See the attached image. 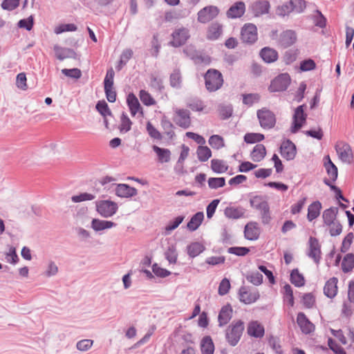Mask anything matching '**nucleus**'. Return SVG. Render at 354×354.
Segmentation results:
<instances>
[{"label":"nucleus","instance_id":"nucleus-63","mask_svg":"<svg viewBox=\"0 0 354 354\" xmlns=\"http://www.w3.org/2000/svg\"><path fill=\"white\" fill-rule=\"evenodd\" d=\"M316 67L315 62L311 59H306L300 63V70L301 71H309L315 69Z\"/></svg>","mask_w":354,"mask_h":354},{"label":"nucleus","instance_id":"nucleus-31","mask_svg":"<svg viewBox=\"0 0 354 354\" xmlns=\"http://www.w3.org/2000/svg\"><path fill=\"white\" fill-rule=\"evenodd\" d=\"M337 213L338 209L337 207H330L325 209L322 214V218L325 225H330L336 221V216Z\"/></svg>","mask_w":354,"mask_h":354},{"label":"nucleus","instance_id":"nucleus-62","mask_svg":"<svg viewBox=\"0 0 354 354\" xmlns=\"http://www.w3.org/2000/svg\"><path fill=\"white\" fill-rule=\"evenodd\" d=\"M153 272L158 277H166L171 274V272L160 268L158 264L155 263L152 266Z\"/></svg>","mask_w":354,"mask_h":354},{"label":"nucleus","instance_id":"nucleus-34","mask_svg":"<svg viewBox=\"0 0 354 354\" xmlns=\"http://www.w3.org/2000/svg\"><path fill=\"white\" fill-rule=\"evenodd\" d=\"M250 203L252 207L261 211L263 209H266L268 206V202L261 196H254L250 199Z\"/></svg>","mask_w":354,"mask_h":354},{"label":"nucleus","instance_id":"nucleus-21","mask_svg":"<svg viewBox=\"0 0 354 354\" xmlns=\"http://www.w3.org/2000/svg\"><path fill=\"white\" fill-rule=\"evenodd\" d=\"M270 3L267 0H261L254 2L252 6V10L255 16L262 15L268 12L270 10Z\"/></svg>","mask_w":354,"mask_h":354},{"label":"nucleus","instance_id":"nucleus-9","mask_svg":"<svg viewBox=\"0 0 354 354\" xmlns=\"http://www.w3.org/2000/svg\"><path fill=\"white\" fill-rule=\"evenodd\" d=\"M239 295L240 301L245 304H252L259 298V294L257 290L245 286L239 289Z\"/></svg>","mask_w":354,"mask_h":354},{"label":"nucleus","instance_id":"nucleus-42","mask_svg":"<svg viewBox=\"0 0 354 354\" xmlns=\"http://www.w3.org/2000/svg\"><path fill=\"white\" fill-rule=\"evenodd\" d=\"M326 158L328 160L327 162H325V167L327 170V173L330 178L335 181L337 178V168L331 161L329 156H327Z\"/></svg>","mask_w":354,"mask_h":354},{"label":"nucleus","instance_id":"nucleus-58","mask_svg":"<svg viewBox=\"0 0 354 354\" xmlns=\"http://www.w3.org/2000/svg\"><path fill=\"white\" fill-rule=\"evenodd\" d=\"M292 11V8H291L289 1L285 4L278 6L276 10V13L280 17H285L286 15H289Z\"/></svg>","mask_w":354,"mask_h":354},{"label":"nucleus","instance_id":"nucleus-46","mask_svg":"<svg viewBox=\"0 0 354 354\" xmlns=\"http://www.w3.org/2000/svg\"><path fill=\"white\" fill-rule=\"evenodd\" d=\"M283 289L284 301L292 307L294 306V297L291 286L289 284H286Z\"/></svg>","mask_w":354,"mask_h":354},{"label":"nucleus","instance_id":"nucleus-30","mask_svg":"<svg viewBox=\"0 0 354 354\" xmlns=\"http://www.w3.org/2000/svg\"><path fill=\"white\" fill-rule=\"evenodd\" d=\"M322 204L319 201H315L308 207L307 218L309 221H312L319 216Z\"/></svg>","mask_w":354,"mask_h":354},{"label":"nucleus","instance_id":"nucleus-61","mask_svg":"<svg viewBox=\"0 0 354 354\" xmlns=\"http://www.w3.org/2000/svg\"><path fill=\"white\" fill-rule=\"evenodd\" d=\"M327 226L329 227V232L332 236L340 234L342 231V226L337 221Z\"/></svg>","mask_w":354,"mask_h":354},{"label":"nucleus","instance_id":"nucleus-24","mask_svg":"<svg viewBox=\"0 0 354 354\" xmlns=\"http://www.w3.org/2000/svg\"><path fill=\"white\" fill-rule=\"evenodd\" d=\"M245 209L242 207H227L224 210V214L226 217L232 219H238L244 216Z\"/></svg>","mask_w":354,"mask_h":354},{"label":"nucleus","instance_id":"nucleus-39","mask_svg":"<svg viewBox=\"0 0 354 354\" xmlns=\"http://www.w3.org/2000/svg\"><path fill=\"white\" fill-rule=\"evenodd\" d=\"M354 268V254H347L342 262V268L344 272H348Z\"/></svg>","mask_w":354,"mask_h":354},{"label":"nucleus","instance_id":"nucleus-32","mask_svg":"<svg viewBox=\"0 0 354 354\" xmlns=\"http://www.w3.org/2000/svg\"><path fill=\"white\" fill-rule=\"evenodd\" d=\"M266 155V149L263 145H257L251 152V158L254 162L262 160Z\"/></svg>","mask_w":354,"mask_h":354},{"label":"nucleus","instance_id":"nucleus-20","mask_svg":"<svg viewBox=\"0 0 354 354\" xmlns=\"http://www.w3.org/2000/svg\"><path fill=\"white\" fill-rule=\"evenodd\" d=\"M127 102L131 114L134 117L140 113L142 115V110L136 96L133 93H129L127 96Z\"/></svg>","mask_w":354,"mask_h":354},{"label":"nucleus","instance_id":"nucleus-7","mask_svg":"<svg viewBox=\"0 0 354 354\" xmlns=\"http://www.w3.org/2000/svg\"><path fill=\"white\" fill-rule=\"evenodd\" d=\"M307 255L318 265L322 259L321 245L317 239L310 236L308 240Z\"/></svg>","mask_w":354,"mask_h":354},{"label":"nucleus","instance_id":"nucleus-3","mask_svg":"<svg viewBox=\"0 0 354 354\" xmlns=\"http://www.w3.org/2000/svg\"><path fill=\"white\" fill-rule=\"evenodd\" d=\"M260 126L265 129L273 128L276 124V117L273 112L267 108L259 109L257 112Z\"/></svg>","mask_w":354,"mask_h":354},{"label":"nucleus","instance_id":"nucleus-28","mask_svg":"<svg viewBox=\"0 0 354 354\" xmlns=\"http://www.w3.org/2000/svg\"><path fill=\"white\" fill-rule=\"evenodd\" d=\"M59 272L57 265L55 261L49 260L44 268L42 275L46 278H50L55 276Z\"/></svg>","mask_w":354,"mask_h":354},{"label":"nucleus","instance_id":"nucleus-50","mask_svg":"<svg viewBox=\"0 0 354 354\" xmlns=\"http://www.w3.org/2000/svg\"><path fill=\"white\" fill-rule=\"evenodd\" d=\"M264 139V136L259 133H248L244 136V140L247 143L261 142Z\"/></svg>","mask_w":354,"mask_h":354},{"label":"nucleus","instance_id":"nucleus-57","mask_svg":"<svg viewBox=\"0 0 354 354\" xmlns=\"http://www.w3.org/2000/svg\"><path fill=\"white\" fill-rule=\"evenodd\" d=\"M21 0H3L1 3V8L6 10H13L20 4Z\"/></svg>","mask_w":354,"mask_h":354},{"label":"nucleus","instance_id":"nucleus-44","mask_svg":"<svg viewBox=\"0 0 354 354\" xmlns=\"http://www.w3.org/2000/svg\"><path fill=\"white\" fill-rule=\"evenodd\" d=\"M291 282L297 287L303 286L305 283L304 277L299 272L297 269H295L290 274Z\"/></svg>","mask_w":354,"mask_h":354},{"label":"nucleus","instance_id":"nucleus-8","mask_svg":"<svg viewBox=\"0 0 354 354\" xmlns=\"http://www.w3.org/2000/svg\"><path fill=\"white\" fill-rule=\"evenodd\" d=\"M241 38L243 42L253 44L257 40V28L252 24H245L241 29Z\"/></svg>","mask_w":354,"mask_h":354},{"label":"nucleus","instance_id":"nucleus-6","mask_svg":"<svg viewBox=\"0 0 354 354\" xmlns=\"http://www.w3.org/2000/svg\"><path fill=\"white\" fill-rule=\"evenodd\" d=\"M305 106L304 104L300 105L295 110L292 125L290 129L291 132L293 133L297 132L306 123L307 114L304 113Z\"/></svg>","mask_w":354,"mask_h":354},{"label":"nucleus","instance_id":"nucleus-59","mask_svg":"<svg viewBox=\"0 0 354 354\" xmlns=\"http://www.w3.org/2000/svg\"><path fill=\"white\" fill-rule=\"evenodd\" d=\"M62 73L69 77L74 79H80L82 76V72L79 68H75L71 69L64 68Z\"/></svg>","mask_w":354,"mask_h":354},{"label":"nucleus","instance_id":"nucleus-12","mask_svg":"<svg viewBox=\"0 0 354 354\" xmlns=\"http://www.w3.org/2000/svg\"><path fill=\"white\" fill-rule=\"evenodd\" d=\"M219 12L216 6H209L205 7L198 12V20L199 22L205 24L214 19Z\"/></svg>","mask_w":354,"mask_h":354},{"label":"nucleus","instance_id":"nucleus-18","mask_svg":"<svg viewBox=\"0 0 354 354\" xmlns=\"http://www.w3.org/2000/svg\"><path fill=\"white\" fill-rule=\"evenodd\" d=\"M260 232V228L256 222H250L245 226L244 234L245 237L248 240H257L259 236Z\"/></svg>","mask_w":354,"mask_h":354},{"label":"nucleus","instance_id":"nucleus-40","mask_svg":"<svg viewBox=\"0 0 354 354\" xmlns=\"http://www.w3.org/2000/svg\"><path fill=\"white\" fill-rule=\"evenodd\" d=\"M211 168L214 172L222 174L227 170L228 166L223 160L213 159L211 161Z\"/></svg>","mask_w":354,"mask_h":354},{"label":"nucleus","instance_id":"nucleus-25","mask_svg":"<svg viewBox=\"0 0 354 354\" xmlns=\"http://www.w3.org/2000/svg\"><path fill=\"white\" fill-rule=\"evenodd\" d=\"M115 225L116 224L115 223L110 221L93 218L91 221V227L96 232L110 229Z\"/></svg>","mask_w":354,"mask_h":354},{"label":"nucleus","instance_id":"nucleus-1","mask_svg":"<svg viewBox=\"0 0 354 354\" xmlns=\"http://www.w3.org/2000/svg\"><path fill=\"white\" fill-rule=\"evenodd\" d=\"M244 330L243 322L241 320L233 322L227 328L225 333V337L231 346H236L242 335Z\"/></svg>","mask_w":354,"mask_h":354},{"label":"nucleus","instance_id":"nucleus-38","mask_svg":"<svg viewBox=\"0 0 354 354\" xmlns=\"http://www.w3.org/2000/svg\"><path fill=\"white\" fill-rule=\"evenodd\" d=\"M187 249L188 255L194 258L199 255L205 250V247L200 243L194 242L189 245Z\"/></svg>","mask_w":354,"mask_h":354},{"label":"nucleus","instance_id":"nucleus-17","mask_svg":"<svg viewBox=\"0 0 354 354\" xmlns=\"http://www.w3.org/2000/svg\"><path fill=\"white\" fill-rule=\"evenodd\" d=\"M296 41V32L292 30H287L280 35L279 43L282 47L287 48L294 44Z\"/></svg>","mask_w":354,"mask_h":354},{"label":"nucleus","instance_id":"nucleus-29","mask_svg":"<svg viewBox=\"0 0 354 354\" xmlns=\"http://www.w3.org/2000/svg\"><path fill=\"white\" fill-rule=\"evenodd\" d=\"M260 55L262 59L267 63L275 62L278 58L277 52L270 48L266 47L261 50Z\"/></svg>","mask_w":354,"mask_h":354},{"label":"nucleus","instance_id":"nucleus-19","mask_svg":"<svg viewBox=\"0 0 354 354\" xmlns=\"http://www.w3.org/2000/svg\"><path fill=\"white\" fill-rule=\"evenodd\" d=\"M245 12V5L243 1H238L233 4L227 11L228 18L236 19L242 17Z\"/></svg>","mask_w":354,"mask_h":354},{"label":"nucleus","instance_id":"nucleus-56","mask_svg":"<svg viewBox=\"0 0 354 354\" xmlns=\"http://www.w3.org/2000/svg\"><path fill=\"white\" fill-rule=\"evenodd\" d=\"M290 5L292 8V11L300 13L306 8V3L303 0H290Z\"/></svg>","mask_w":354,"mask_h":354},{"label":"nucleus","instance_id":"nucleus-45","mask_svg":"<svg viewBox=\"0 0 354 354\" xmlns=\"http://www.w3.org/2000/svg\"><path fill=\"white\" fill-rule=\"evenodd\" d=\"M185 217L183 216H178L173 221H169L165 227V232L166 234H169L171 231L176 229L179 225L183 221Z\"/></svg>","mask_w":354,"mask_h":354},{"label":"nucleus","instance_id":"nucleus-13","mask_svg":"<svg viewBox=\"0 0 354 354\" xmlns=\"http://www.w3.org/2000/svg\"><path fill=\"white\" fill-rule=\"evenodd\" d=\"M281 155L287 160H293L297 153L296 146L290 140L283 141L280 147Z\"/></svg>","mask_w":354,"mask_h":354},{"label":"nucleus","instance_id":"nucleus-4","mask_svg":"<svg viewBox=\"0 0 354 354\" xmlns=\"http://www.w3.org/2000/svg\"><path fill=\"white\" fill-rule=\"evenodd\" d=\"M96 211L104 218H109L114 215L118 209V204L109 200L97 201Z\"/></svg>","mask_w":354,"mask_h":354},{"label":"nucleus","instance_id":"nucleus-5","mask_svg":"<svg viewBox=\"0 0 354 354\" xmlns=\"http://www.w3.org/2000/svg\"><path fill=\"white\" fill-rule=\"evenodd\" d=\"M290 77L288 73H282L276 77L268 88L270 92H281L287 89L290 83Z\"/></svg>","mask_w":354,"mask_h":354},{"label":"nucleus","instance_id":"nucleus-41","mask_svg":"<svg viewBox=\"0 0 354 354\" xmlns=\"http://www.w3.org/2000/svg\"><path fill=\"white\" fill-rule=\"evenodd\" d=\"M178 252L175 245L169 246L165 252V257L169 264H176L178 259Z\"/></svg>","mask_w":354,"mask_h":354},{"label":"nucleus","instance_id":"nucleus-16","mask_svg":"<svg viewBox=\"0 0 354 354\" xmlns=\"http://www.w3.org/2000/svg\"><path fill=\"white\" fill-rule=\"evenodd\" d=\"M115 192V194L120 198H130L138 194L136 188L130 187L127 184L116 185Z\"/></svg>","mask_w":354,"mask_h":354},{"label":"nucleus","instance_id":"nucleus-55","mask_svg":"<svg viewBox=\"0 0 354 354\" xmlns=\"http://www.w3.org/2000/svg\"><path fill=\"white\" fill-rule=\"evenodd\" d=\"M96 109L104 117L110 115L111 112L108 106L107 103L104 101H99L96 104Z\"/></svg>","mask_w":354,"mask_h":354},{"label":"nucleus","instance_id":"nucleus-52","mask_svg":"<svg viewBox=\"0 0 354 354\" xmlns=\"http://www.w3.org/2000/svg\"><path fill=\"white\" fill-rule=\"evenodd\" d=\"M132 125V122L128 118L127 114L122 113L121 116V123L120 130L121 132L127 133L130 131Z\"/></svg>","mask_w":354,"mask_h":354},{"label":"nucleus","instance_id":"nucleus-27","mask_svg":"<svg viewBox=\"0 0 354 354\" xmlns=\"http://www.w3.org/2000/svg\"><path fill=\"white\" fill-rule=\"evenodd\" d=\"M153 151L158 156V160L160 162H168L171 158V151L168 149L160 148L156 145H153L152 147Z\"/></svg>","mask_w":354,"mask_h":354},{"label":"nucleus","instance_id":"nucleus-37","mask_svg":"<svg viewBox=\"0 0 354 354\" xmlns=\"http://www.w3.org/2000/svg\"><path fill=\"white\" fill-rule=\"evenodd\" d=\"M201 352L203 354H213L214 346L210 337L206 336L203 338L201 344Z\"/></svg>","mask_w":354,"mask_h":354},{"label":"nucleus","instance_id":"nucleus-11","mask_svg":"<svg viewBox=\"0 0 354 354\" xmlns=\"http://www.w3.org/2000/svg\"><path fill=\"white\" fill-rule=\"evenodd\" d=\"M172 40L169 44L174 47H178L183 45L189 37L188 29L186 28H179L176 29L171 35Z\"/></svg>","mask_w":354,"mask_h":354},{"label":"nucleus","instance_id":"nucleus-43","mask_svg":"<svg viewBox=\"0 0 354 354\" xmlns=\"http://www.w3.org/2000/svg\"><path fill=\"white\" fill-rule=\"evenodd\" d=\"M196 154L200 161L205 162L212 156V151L207 147L199 146L197 148Z\"/></svg>","mask_w":354,"mask_h":354},{"label":"nucleus","instance_id":"nucleus-2","mask_svg":"<svg viewBox=\"0 0 354 354\" xmlns=\"http://www.w3.org/2000/svg\"><path fill=\"white\" fill-rule=\"evenodd\" d=\"M205 86L209 92L219 89L223 83L222 74L216 69H209L205 75Z\"/></svg>","mask_w":354,"mask_h":354},{"label":"nucleus","instance_id":"nucleus-49","mask_svg":"<svg viewBox=\"0 0 354 354\" xmlns=\"http://www.w3.org/2000/svg\"><path fill=\"white\" fill-rule=\"evenodd\" d=\"M161 125L163 128L165 133L169 138H173L175 136V133L173 130V124L166 118H162L161 120Z\"/></svg>","mask_w":354,"mask_h":354},{"label":"nucleus","instance_id":"nucleus-54","mask_svg":"<svg viewBox=\"0 0 354 354\" xmlns=\"http://www.w3.org/2000/svg\"><path fill=\"white\" fill-rule=\"evenodd\" d=\"M93 344V340L89 339H82L77 342L76 348L82 352L89 350Z\"/></svg>","mask_w":354,"mask_h":354},{"label":"nucleus","instance_id":"nucleus-60","mask_svg":"<svg viewBox=\"0 0 354 354\" xmlns=\"http://www.w3.org/2000/svg\"><path fill=\"white\" fill-rule=\"evenodd\" d=\"M95 198V196L88 193H82L79 195L73 196L71 201L73 203H80L86 201H91Z\"/></svg>","mask_w":354,"mask_h":354},{"label":"nucleus","instance_id":"nucleus-51","mask_svg":"<svg viewBox=\"0 0 354 354\" xmlns=\"http://www.w3.org/2000/svg\"><path fill=\"white\" fill-rule=\"evenodd\" d=\"M139 97L141 102L146 106L153 105L156 103V101L151 95L145 90H141L140 91Z\"/></svg>","mask_w":354,"mask_h":354},{"label":"nucleus","instance_id":"nucleus-36","mask_svg":"<svg viewBox=\"0 0 354 354\" xmlns=\"http://www.w3.org/2000/svg\"><path fill=\"white\" fill-rule=\"evenodd\" d=\"M222 32V26L218 23L212 24L209 27L207 37L211 40L218 39Z\"/></svg>","mask_w":354,"mask_h":354},{"label":"nucleus","instance_id":"nucleus-48","mask_svg":"<svg viewBox=\"0 0 354 354\" xmlns=\"http://www.w3.org/2000/svg\"><path fill=\"white\" fill-rule=\"evenodd\" d=\"M209 144L216 149H219L225 146L223 138L218 135L212 136L209 139Z\"/></svg>","mask_w":354,"mask_h":354},{"label":"nucleus","instance_id":"nucleus-26","mask_svg":"<svg viewBox=\"0 0 354 354\" xmlns=\"http://www.w3.org/2000/svg\"><path fill=\"white\" fill-rule=\"evenodd\" d=\"M248 333L254 337H261L264 335V328L257 322H252L248 325Z\"/></svg>","mask_w":354,"mask_h":354},{"label":"nucleus","instance_id":"nucleus-15","mask_svg":"<svg viewBox=\"0 0 354 354\" xmlns=\"http://www.w3.org/2000/svg\"><path fill=\"white\" fill-rule=\"evenodd\" d=\"M297 322L304 334H310L315 330L314 324L310 322L304 313L297 314Z\"/></svg>","mask_w":354,"mask_h":354},{"label":"nucleus","instance_id":"nucleus-53","mask_svg":"<svg viewBox=\"0 0 354 354\" xmlns=\"http://www.w3.org/2000/svg\"><path fill=\"white\" fill-rule=\"evenodd\" d=\"M225 185V180L223 177L209 178L208 179V185L211 189H218L223 187Z\"/></svg>","mask_w":354,"mask_h":354},{"label":"nucleus","instance_id":"nucleus-64","mask_svg":"<svg viewBox=\"0 0 354 354\" xmlns=\"http://www.w3.org/2000/svg\"><path fill=\"white\" fill-rule=\"evenodd\" d=\"M230 288V281L227 278H224L220 283L218 286V294L220 295H226Z\"/></svg>","mask_w":354,"mask_h":354},{"label":"nucleus","instance_id":"nucleus-10","mask_svg":"<svg viewBox=\"0 0 354 354\" xmlns=\"http://www.w3.org/2000/svg\"><path fill=\"white\" fill-rule=\"evenodd\" d=\"M174 121L179 127L187 129L191 125L190 113L187 109H176Z\"/></svg>","mask_w":354,"mask_h":354},{"label":"nucleus","instance_id":"nucleus-22","mask_svg":"<svg viewBox=\"0 0 354 354\" xmlns=\"http://www.w3.org/2000/svg\"><path fill=\"white\" fill-rule=\"evenodd\" d=\"M337 282L336 277H332L328 280L324 288V295L328 298H333L337 293Z\"/></svg>","mask_w":354,"mask_h":354},{"label":"nucleus","instance_id":"nucleus-47","mask_svg":"<svg viewBox=\"0 0 354 354\" xmlns=\"http://www.w3.org/2000/svg\"><path fill=\"white\" fill-rule=\"evenodd\" d=\"M133 51L131 49H125L121 54L120 59L118 65L116 66L118 71H120L123 66H124L128 61L131 58Z\"/></svg>","mask_w":354,"mask_h":354},{"label":"nucleus","instance_id":"nucleus-33","mask_svg":"<svg viewBox=\"0 0 354 354\" xmlns=\"http://www.w3.org/2000/svg\"><path fill=\"white\" fill-rule=\"evenodd\" d=\"M54 50L57 58L60 60H63L66 58L74 57L75 55V53L73 50L62 48L58 46H55Z\"/></svg>","mask_w":354,"mask_h":354},{"label":"nucleus","instance_id":"nucleus-23","mask_svg":"<svg viewBox=\"0 0 354 354\" xmlns=\"http://www.w3.org/2000/svg\"><path fill=\"white\" fill-rule=\"evenodd\" d=\"M232 317V308L230 305L224 306L220 310L218 315L219 326H223L227 324Z\"/></svg>","mask_w":354,"mask_h":354},{"label":"nucleus","instance_id":"nucleus-14","mask_svg":"<svg viewBox=\"0 0 354 354\" xmlns=\"http://www.w3.org/2000/svg\"><path fill=\"white\" fill-rule=\"evenodd\" d=\"M335 149L339 159L346 163H350L352 160V151L350 146L344 142L337 143Z\"/></svg>","mask_w":354,"mask_h":354},{"label":"nucleus","instance_id":"nucleus-35","mask_svg":"<svg viewBox=\"0 0 354 354\" xmlns=\"http://www.w3.org/2000/svg\"><path fill=\"white\" fill-rule=\"evenodd\" d=\"M204 218L203 212H197L190 219L187 223V228L191 231L196 230L201 224Z\"/></svg>","mask_w":354,"mask_h":354}]
</instances>
